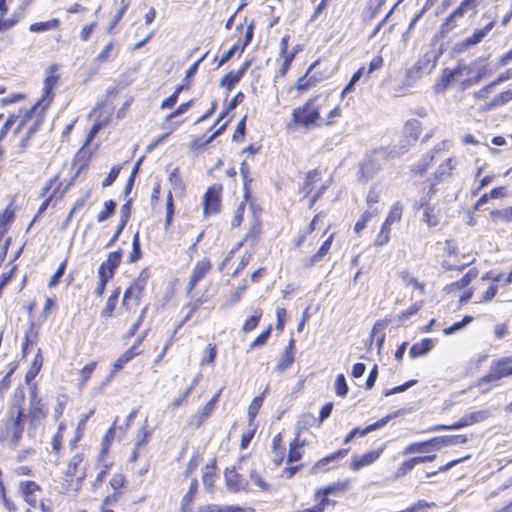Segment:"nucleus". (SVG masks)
<instances>
[{"mask_svg":"<svg viewBox=\"0 0 512 512\" xmlns=\"http://www.w3.org/2000/svg\"><path fill=\"white\" fill-rule=\"evenodd\" d=\"M25 415L18 406H9L0 427V439L9 446L16 447L24 430Z\"/></svg>","mask_w":512,"mask_h":512,"instance_id":"f257e3e1","label":"nucleus"},{"mask_svg":"<svg viewBox=\"0 0 512 512\" xmlns=\"http://www.w3.org/2000/svg\"><path fill=\"white\" fill-rule=\"evenodd\" d=\"M328 97L318 95L309 99L302 107L292 112V121L302 127L312 128L320 126V111L326 106Z\"/></svg>","mask_w":512,"mask_h":512,"instance_id":"f03ea898","label":"nucleus"},{"mask_svg":"<svg viewBox=\"0 0 512 512\" xmlns=\"http://www.w3.org/2000/svg\"><path fill=\"white\" fill-rule=\"evenodd\" d=\"M58 82V76L56 75V66H50L46 70V75L43 81V95L42 97L35 103V105L31 108L29 112L26 113L24 118L21 120L19 125L17 126L15 132H19L24 125L25 121L30 119L33 115L37 113L38 110H40V113L44 112L48 106L50 105L53 93L52 90L56 86Z\"/></svg>","mask_w":512,"mask_h":512,"instance_id":"7ed1b4c3","label":"nucleus"},{"mask_svg":"<svg viewBox=\"0 0 512 512\" xmlns=\"http://www.w3.org/2000/svg\"><path fill=\"white\" fill-rule=\"evenodd\" d=\"M147 280L148 273L146 271H141L124 293L122 300V305L124 307L131 310L140 303Z\"/></svg>","mask_w":512,"mask_h":512,"instance_id":"20e7f679","label":"nucleus"},{"mask_svg":"<svg viewBox=\"0 0 512 512\" xmlns=\"http://www.w3.org/2000/svg\"><path fill=\"white\" fill-rule=\"evenodd\" d=\"M48 414V410L43 403L42 399L37 395V387L33 385L30 391L29 397V423L31 426H35L42 421Z\"/></svg>","mask_w":512,"mask_h":512,"instance_id":"39448f33","label":"nucleus"},{"mask_svg":"<svg viewBox=\"0 0 512 512\" xmlns=\"http://www.w3.org/2000/svg\"><path fill=\"white\" fill-rule=\"evenodd\" d=\"M452 146L451 141L443 140L438 143L430 153L424 155L422 159L414 166L413 172L415 174H423L431 165L432 161L440 156L441 153L447 152Z\"/></svg>","mask_w":512,"mask_h":512,"instance_id":"423d86ee","label":"nucleus"},{"mask_svg":"<svg viewBox=\"0 0 512 512\" xmlns=\"http://www.w3.org/2000/svg\"><path fill=\"white\" fill-rule=\"evenodd\" d=\"M222 185L214 184L209 187L204 195V214H215L220 210L221 206Z\"/></svg>","mask_w":512,"mask_h":512,"instance_id":"0eeeda50","label":"nucleus"},{"mask_svg":"<svg viewBox=\"0 0 512 512\" xmlns=\"http://www.w3.org/2000/svg\"><path fill=\"white\" fill-rule=\"evenodd\" d=\"M512 376V366L509 360L495 362L490 369V372L482 377V386L486 382H496L502 377Z\"/></svg>","mask_w":512,"mask_h":512,"instance_id":"6e6552de","label":"nucleus"},{"mask_svg":"<svg viewBox=\"0 0 512 512\" xmlns=\"http://www.w3.org/2000/svg\"><path fill=\"white\" fill-rule=\"evenodd\" d=\"M384 447H381L374 451H369L362 456L354 455L351 458L350 468L352 470H359L364 466H368L374 463L383 453Z\"/></svg>","mask_w":512,"mask_h":512,"instance_id":"1a4fd4ad","label":"nucleus"},{"mask_svg":"<svg viewBox=\"0 0 512 512\" xmlns=\"http://www.w3.org/2000/svg\"><path fill=\"white\" fill-rule=\"evenodd\" d=\"M224 475L229 491L238 492L247 489L248 483L238 474L234 467L227 468Z\"/></svg>","mask_w":512,"mask_h":512,"instance_id":"9d476101","label":"nucleus"},{"mask_svg":"<svg viewBox=\"0 0 512 512\" xmlns=\"http://www.w3.org/2000/svg\"><path fill=\"white\" fill-rule=\"evenodd\" d=\"M465 442L466 438L462 435L441 436L427 440V446L435 451H438L442 447L463 444Z\"/></svg>","mask_w":512,"mask_h":512,"instance_id":"9b49d317","label":"nucleus"},{"mask_svg":"<svg viewBox=\"0 0 512 512\" xmlns=\"http://www.w3.org/2000/svg\"><path fill=\"white\" fill-rule=\"evenodd\" d=\"M66 475L73 477L77 476V480L81 483L86 477V467L83 463V458L81 455H74L67 467Z\"/></svg>","mask_w":512,"mask_h":512,"instance_id":"f8f14e48","label":"nucleus"},{"mask_svg":"<svg viewBox=\"0 0 512 512\" xmlns=\"http://www.w3.org/2000/svg\"><path fill=\"white\" fill-rule=\"evenodd\" d=\"M211 269V263L208 259L199 260L192 272L190 281L188 283L189 291L193 290L197 283L207 274Z\"/></svg>","mask_w":512,"mask_h":512,"instance_id":"ddd939ff","label":"nucleus"},{"mask_svg":"<svg viewBox=\"0 0 512 512\" xmlns=\"http://www.w3.org/2000/svg\"><path fill=\"white\" fill-rule=\"evenodd\" d=\"M249 66L250 61H246L238 71H230L221 79L220 86L226 87L228 90H232L234 86L240 81L241 77L244 75Z\"/></svg>","mask_w":512,"mask_h":512,"instance_id":"4468645a","label":"nucleus"},{"mask_svg":"<svg viewBox=\"0 0 512 512\" xmlns=\"http://www.w3.org/2000/svg\"><path fill=\"white\" fill-rule=\"evenodd\" d=\"M397 413H392V414H389L383 418H381L380 420H378L377 422L373 423V424H370L368 425L367 427H365L364 429H361V428H354L351 430V432L353 433V435L356 437V436H365L367 435L368 433L370 432H373L375 430H378L382 427H384L391 419H393L394 417H396Z\"/></svg>","mask_w":512,"mask_h":512,"instance_id":"2eb2a0df","label":"nucleus"},{"mask_svg":"<svg viewBox=\"0 0 512 512\" xmlns=\"http://www.w3.org/2000/svg\"><path fill=\"white\" fill-rule=\"evenodd\" d=\"M213 410L214 408H212V403H206L204 407L192 416L190 424L199 428L210 417Z\"/></svg>","mask_w":512,"mask_h":512,"instance_id":"dca6fc26","label":"nucleus"},{"mask_svg":"<svg viewBox=\"0 0 512 512\" xmlns=\"http://www.w3.org/2000/svg\"><path fill=\"white\" fill-rule=\"evenodd\" d=\"M476 12V0H464L461 5L452 14H450V16L447 18V21L468 13L470 15H475Z\"/></svg>","mask_w":512,"mask_h":512,"instance_id":"f3484780","label":"nucleus"},{"mask_svg":"<svg viewBox=\"0 0 512 512\" xmlns=\"http://www.w3.org/2000/svg\"><path fill=\"white\" fill-rule=\"evenodd\" d=\"M121 258H122V253L120 250L111 252V253H109L106 261L100 265L99 269L103 268L104 272L110 271L111 277H113L115 269L118 267V265L121 262Z\"/></svg>","mask_w":512,"mask_h":512,"instance_id":"a211bd4d","label":"nucleus"},{"mask_svg":"<svg viewBox=\"0 0 512 512\" xmlns=\"http://www.w3.org/2000/svg\"><path fill=\"white\" fill-rule=\"evenodd\" d=\"M216 465L215 461L207 464L202 471V482L205 488L209 491L213 490L215 480Z\"/></svg>","mask_w":512,"mask_h":512,"instance_id":"6ab92c4d","label":"nucleus"},{"mask_svg":"<svg viewBox=\"0 0 512 512\" xmlns=\"http://www.w3.org/2000/svg\"><path fill=\"white\" fill-rule=\"evenodd\" d=\"M334 235L330 234L329 237L322 244L318 252L310 257L306 262V267L313 266L316 262L320 261L329 251L333 242Z\"/></svg>","mask_w":512,"mask_h":512,"instance_id":"aec40b11","label":"nucleus"},{"mask_svg":"<svg viewBox=\"0 0 512 512\" xmlns=\"http://www.w3.org/2000/svg\"><path fill=\"white\" fill-rule=\"evenodd\" d=\"M136 355V352H135V347H131L129 348L128 350H126L113 364V370L110 374V376L108 377L107 381L110 380V378H112L114 376V374L119 371L120 369L123 368V366L129 362L130 360H132L134 358V356Z\"/></svg>","mask_w":512,"mask_h":512,"instance_id":"412c9836","label":"nucleus"},{"mask_svg":"<svg viewBox=\"0 0 512 512\" xmlns=\"http://www.w3.org/2000/svg\"><path fill=\"white\" fill-rule=\"evenodd\" d=\"M433 347V342L431 339H424L420 343L414 344L410 350L409 355L412 358H417L423 355H426Z\"/></svg>","mask_w":512,"mask_h":512,"instance_id":"4be33fe9","label":"nucleus"},{"mask_svg":"<svg viewBox=\"0 0 512 512\" xmlns=\"http://www.w3.org/2000/svg\"><path fill=\"white\" fill-rule=\"evenodd\" d=\"M347 453L346 449L338 450L335 453H332L322 459H320L313 467H312V473H318L325 465L335 461L336 459L340 457H344Z\"/></svg>","mask_w":512,"mask_h":512,"instance_id":"5701e85b","label":"nucleus"},{"mask_svg":"<svg viewBox=\"0 0 512 512\" xmlns=\"http://www.w3.org/2000/svg\"><path fill=\"white\" fill-rule=\"evenodd\" d=\"M510 100H512V90H507L497 95L491 102H486L482 105V108L492 109L494 107L504 105Z\"/></svg>","mask_w":512,"mask_h":512,"instance_id":"b1692460","label":"nucleus"},{"mask_svg":"<svg viewBox=\"0 0 512 512\" xmlns=\"http://www.w3.org/2000/svg\"><path fill=\"white\" fill-rule=\"evenodd\" d=\"M60 21L57 18L51 19L46 22H37L30 25L29 30L34 33L43 32L58 28Z\"/></svg>","mask_w":512,"mask_h":512,"instance_id":"393cba45","label":"nucleus"},{"mask_svg":"<svg viewBox=\"0 0 512 512\" xmlns=\"http://www.w3.org/2000/svg\"><path fill=\"white\" fill-rule=\"evenodd\" d=\"M417 457H412L404 462H402L397 470L395 471V478H401L407 475L409 472L413 470V468L418 465Z\"/></svg>","mask_w":512,"mask_h":512,"instance_id":"a878e982","label":"nucleus"},{"mask_svg":"<svg viewBox=\"0 0 512 512\" xmlns=\"http://www.w3.org/2000/svg\"><path fill=\"white\" fill-rule=\"evenodd\" d=\"M119 294H120V288L118 287L109 296V298H108V300L106 302V306L101 311V315L103 317H110V316H112V313H113V311H114V309L116 307L117 301H118Z\"/></svg>","mask_w":512,"mask_h":512,"instance_id":"bb28decb","label":"nucleus"},{"mask_svg":"<svg viewBox=\"0 0 512 512\" xmlns=\"http://www.w3.org/2000/svg\"><path fill=\"white\" fill-rule=\"evenodd\" d=\"M302 446L303 445L299 443L298 436H296L293 442L290 443V450L287 459L288 463L297 462L302 458Z\"/></svg>","mask_w":512,"mask_h":512,"instance_id":"cd10ccee","label":"nucleus"},{"mask_svg":"<svg viewBox=\"0 0 512 512\" xmlns=\"http://www.w3.org/2000/svg\"><path fill=\"white\" fill-rule=\"evenodd\" d=\"M399 277L403 284L409 286L412 285L415 288H417L421 293L425 292V284L419 282L413 275H411L407 271H401L399 274Z\"/></svg>","mask_w":512,"mask_h":512,"instance_id":"c85d7f7f","label":"nucleus"},{"mask_svg":"<svg viewBox=\"0 0 512 512\" xmlns=\"http://www.w3.org/2000/svg\"><path fill=\"white\" fill-rule=\"evenodd\" d=\"M490 217L493 221L500 220L505 223H510L512 221V206L500 210H492Z\"/></svg>","mask_w":512,"mask_h":512,"instance_id":"c756f323","label":"nucleus"},{"mask_svg":"<svg viewBox=\"0 0 512 512\" xmlns=\"http://www.w3.org/2000/svg\"><path fill=\"white\" fill-rule=\"evenodd\" d=\"M263 399L264 394L254 397L253 400L251 401L247 411L250 422H252L255 419L257 413L259 412V409L263 403Z\"/></svg>","mask_w":512,"mask_h":512,"instance_id":"7c9ffc66","label":"nucleus"},{"mask_svg":"<svg viewBox=\"0 0 512 512\" xmlns=\"http://www.w3.org/2000/svg\"><path fill=\"white\" fill-rule=\"evenodd\" d=\"M402 213H403V206L399 202H396L391 207V209L387 215L386 221H388V223H390V224L398 223V222H400V220L402 218Z\"/></svg>","mask_w":512,"mask_h":512,"instance_id":"2f4dec72","label":"nucleus"},{"mask_svg":"<svg viewBox=\"0 0 512 512\" xmlns=\"http://www.w3.org/2000/svg\"><path fill=\"white\" fill-rule=\"evenodd\" d=\"M427 448V441L415 442L406 446L403 449L402 454L411 455L415 453H424L428 451Z\"/></svg>","mask_w":512,"mask_h":512,"instance_id":"473e14b6","label":"nucleus"},{"mask_svg":"<svg viewBox=\"0 0 512 512\" xmlns=\"http://www.w3.org/2000/svg\"><path fill=\"white\" fill-rule=\"evenodd\" d=\"M452 170H453L452 159L447 158L437 168L436 177L439 180L445 179L446 177L451 175Z\"/></svg>","mask_w":512,"mask_h":512,"instance_id":"72a5a7b5","label":"nucleus"},{"mask_svg":"<svg viewBox=\"0 0 512 512\" xmlns=\"http://www.w3.org/2000/svg\"><path fill=\"white\" fill-rule=\"evenodd\" d=\"M377 214V210H366L362 214L361 218L355 223V233H360L366 226V223Z\"/></svg>","mask_w":512,"mask_h":512,"instance_id":"f704fd0d","label":"nucleus"},{"mask_svg":"<svg viewBox=\"0 0 512 512\" xmlns=\"http://www.w3.org/2000/svg\"><path fill=\"white\" fill-rule=\"evenodd\" d=\"M260 233H261V228H260V224L255 222L251 228L249 229V231L247 232L245 238H244V242L250 244V245H254L259 236H260Z\"/></svg>","mask_w":512,"mask_h":512,"instance_id":"c9c22d12","label":"nucleus"},{"mask_svg":"<svg viewBox=\"0 0 512 512\" xmlns=\"http://www.w3.org/2000/svg\"><path fill=\"white\" fill-rule=\"evenodd\" d=\"M98 274H99V282H98L95 293L97 296L101 297L104 293L107 281L109 279H111L112 277H111V272L110 271L104 272L103 268L98 270Z\"/></svg>","mask_w":512,"mask_h":512,"instance_id":"e433bc0d","label":"nucleus"},{"mask_svg":"<svg viewBox=\"0 0 512 512\" xmlns=\"http://www.w3.org/2000/svg\"><path fill=\"white\" fill-rule=\"evenodd\" d=\"M262 311L256 310L254 315H252L249 319L245 321L243 324L242 330L243 332L247 333L255 329L261 319Z\"/></svg>","mask_w":512,"mask_h":512,"instance_id":"4c0bfd02","label":"nucleus"},{"mask_svg":"<svg viewBox=\"0 0 512 512\" xmlns=\"http://www.w3.org/2000/svg\"><path fill=\"white\" fill-rule=\"evenodd\" d=\"M321 180V172L318 170H313L308 173L306 178V183L304 186V192L309 194L313 190V185Z\"/></svg>","mask_w":512,"mask_h":512,"instance_id":"58836bf2","label":"nucleus"},{"mask_svg":"<svg viewBox=\"0 0 512 512\" xmlns=\"http://www.w3.org/2000/svg\"><path fill=\"white\" fill-rule=\"evenodd\" d=\"M97 363L91 362L89 364H86L82 370L80 371V378H79V386H83L86 384V382L90 379L93 371L96 368Z\"/></svg>","mask_w":512,"mask_h":512,"instance_id":"ea45409f","label":"nucleus"},{"mask_svg":"<svg viewBox=\"0 0 512 512\" xmlns=\"http://www.w3.org/2000/svg\"><path fill=\"white\" fill-rule=\"evenodd\" d=\"M472 320H473V318L471 316H464L461 321L456 322L453 325H451L450 327L445 328L443 330V332L445 335H451V334L461 330L465 326H467L469 323L472 322Z\"/></svg>","mask_w":512,"mask_h":512,"instance_id":"a19ab883","label":"nucleus"},{"mask_svg":"<svg viewBox=\"0 0 512 512\" xmlns=\"http://www.w3.org/2000/svg\"><path fill=\"white\" fill-rule=\"evenodd\" d=\"M115 207L116 203L114 201H106L104 204V209L100 211L97 216L98 222H103L107 220L114 213Z\"/></svg>","mask_w":512,"mask_h":512,"instance_id":"79ce46f5","label":"nucleus"},{"mask_svg":"<svg viewBox=\"0 0 512 512\" xmlns=\"http://www.w3.org/2000/svg\"><path fill=\"white\" fill-rule=\"evenodd\" d=\"M347 487H348L347 482L334 483L330 486L325 487L324 489L319 490L317 492V496H319L320 494H323L324 496H328V495L334 494L338 491H345L347 489Z\"/></svg>","mask_w":512,"mask_h":512,"instance_id":"37998d69","label":"nucleus"},{"mask_svg":"<svg viewBox=\"0 0 512 512\" xmlns=\"http://www.w3.org/2000/svg\"><path fill=\"white\" fill-rule=\"evenodd\" d=\"M141 257L139 233L136 232L132 239V252L129 255V261L131 263L136 262Z\"/></svg>","mask_w":512,"mask_h":512,"instance_id":"c03bdc74","label":"nucleus"},{"mask_svg":"<svg viewBox=\"0 0 512 512\" xmlns=\"http://www.w3.org/2000/svg\"><path fill=\"white\" fill-rule=\"evenodd\" d=\"M39 490V486L33 481H22L20 483V491L25 497L33 496Z\"/></svg>","mask_w":512,"mask_h":512,"instance_id":"a18cd8bd","label":"nucleus"},{"mask_svg":"<svg viewBox=\"0 0 512 512\" xmlns=\"http://www.w3.org/2000/svg\"><path fill=\"white\" fill-rule=\"evenodd\" d=\"M422 304L423 302L420 301V302H416L414 304H412L408 309H406L405 311H402L399 315H398V320L399 321H405L407 320L409 317L417 314L421 308H422Z\"/></svg>","mask_w":512,"mask_h":512,"instance_id":"49530a36","label":"nucleus"},{"mask_svg":"<svg viewBox=\"0 0 512 512\" xmlns=\"http://www.w3.org/2000/svg\"><path fill=\"white\" fill-rule=\"evenodd\" d=\"M316 83L317 80L314 79L313 77L308 76L307 73L305 76L298 79L296 87L299 91H307L311 87L315 86Z\"/></svg>","mask_w":512,"mask_h":512,"instance_id":"de8ad7c7","label":"nucleus"},{"mask_svg":"<svg viewBox=\"0 0 512 512\" xmlns=\"http://www.w3.org/2000/svg\"><path fill=\"white\" fill-rule=\"evenodd\" d=\"M294 362L293 354H289V352H283L282 357L279 363L276 365V370L280 373L284 372L288 367L292 365Z\"/></svg>","mask_w":512,"mask_h":512,"instance_id":"09e8293b","label":"nucleus"},{"mask_svg":"<svg viewBox=\"0 0 512 512\" xmlns=\"http://www.w3.org/2000/svg\"><path fill=\"white\" fill-rule=\"evenodd\" d=\"M251 480L259 487L262 491H270L272 486L268 482L264 481L262 476L255 470L250 473Z\"/></svg>","mask_w":512,"mask_h":512,"instance_id":"8fccbe9b","label":"nucleus"},{"mask_svg":"<svg viewBox=\"0 0 512 512\" xmlns=\"http://www.w3.org/2000/svg\"><path fill=\"white\" fill-rule=\"evenodd\" d=\"M480 41V31L475 30L473 35L463 40L461 43L457 44L458 50L462 51L467 49L472 45H476Z\"/></svg>","mask_w":512,"mask_h":512,"instance_id":"3c124183","label":"nucleus"},{"mask_svg":"<svg viewBox=\"0 0 512 512\" xmlns=\"http://www.w3.org/2000/svg\"><path fill=\"white\" fill-rule=\"evenodd\" d=\"M335 390L336 394L340 397H344L348 393V386L343 374H339L336 377Z\"/></svg>","mask_w":512,"mask_h":512,"instance_id":"603ef678","label":"nucleus"},{"mask_svg":"<svg viewBox=\"0 0 512 512\" xmlns=\"http://www.w3.org/2000/svg\"><path fill=\"white\" fill-rule=\"evenodd\" d=\"M423 221L426 223L428 227H435L439 224V219L436 214H434L433 209L430 207H426L423 214Z\"/></svg>","mask_w":512,"mask_h":512,"instance_id":"864d4df0","label":"nucleus"},{"mask_svg":"<svg viewBox=\"0 0 512 512\" xmlns=\"http://www.w3.org/2000/svg\"><path fill=\"white\" fill-rule=\"evenodd\" d=\"M364 67L359 68L351 77L349 83L346 85V87L342 91V97L351 92L354 89L355 84L360 80L361 76L363 75Z\"/></svg>","mask_w":512,"mask_h":512,"instance_id":"5fc2aeb1","label":"nucleus"},{"mask_svg":"<svg viewBox=\"0 0 512 512\" xmlns=\"http://www.w3.org/2000/svg\"><path fill=\"white\" fill-rule=\"evenodd\" d=\"M65 268H66V261H63L59 265V267L55 271V273L52 275V277L50 278V280L48 282V287L49 288H53V287H55L59 283L60 278L64 275Z\"/></svg>","mask_w":512,"mask_h":512,"instance_id":"6e6d98bb","label":"nucleus"},{"mask_svg":"<svg viewBox=\"0 0 512 512\" xmlns=\"http://www.w3.org/2000/svg\"><path fill=\"white\" fill-rule=\"evenodd\" d=\"M271 330L272 328L271 326H269L265 331L260 333L258 337L250 344V349L263 346L266 343L267 339L269 338Z\"/></svg>","mask_w":512,"mask_h":512,"instance_id":"4d7b16f0","label":"nucleus"},{"mask_svg":"<svg viewBox=\"0 0 512 512\" xmlns=\"http://www.w3.org/2000/svg\"><path fill=\"white\" fill-rule=\"evenodd\" d=\"M417 383L416 380H409L407 382H405L404 384L402 385H399V386H396L392 389H388V390H385L384 391V395L385 396H390V395H393V394H396V393H401V392H404L406 391L408 388L412 387L413 385H415Z\"/></svg>","mask_w":512,"mask_h":512,"instance_id":"13d9d810","label":"nucleus"},{"mask_svg":"<svg viewBox=\"0 0 512 512\" xmlns=\"http://www.w3.org/2000/svg\"><path fill=\"white\" fill-rule=\"evenodd\" d=\"M215 357H216V348L214 345L209 344L207 347V350L205 352V355L203 356V358L200 361V365L203 366L205 364L214 363Z\"/></svg>","mask_w":512,"mask_h":512,"instance_id":"bf43d9fd","label":"nucleus"},{"mask_svg":"<svg viewBox=\"0 0 512 512\" xmlns=\"http://www.w3.org/2000/svg\"><path fill=\"white\" fill-rule=\"evenodd\" d=\"M120 169H121L120 166L114 165L111 168L107 177L103 180L102 186L108 187V186L112 185V183L116 180L117 176L119 175Z\"/></svg>","mask_w":512,"mask_h":512,"instance_id":"052dcab7","label":"nucleus"},{"mask_svg":"<svg viewBox=\"0 0 512 512\" xmlns=\"http://www.w3.org/2000/svg\"><path fill=\"white\" fill-rule=\"evenodd\" d=\"M25 393L24 390L20 387L15 389L12 402L10 406H18L19 409H23L22 405L24 402Z\"/></svg>","mask_w":512,"mask_h":512,"instance_id":"680f3d73","label":"nucleus"},{"mask_svg":"<svg viewBox=\"0 0 512 512\" xmlns=\"http://www.w3.org/2000/svg\"><path fill=\"white\" fill-rule=\"evenodd\" d=\"M113 48H114V43L113 42H110L104 49L102 52H100L98 54V56L96 57V61L98 63H104V62H107L110 57H111V52L113 51Z\"/></svg>","mask_w":512,"mask_h":512,"instance_id":"e2e57ef3","label":"nucleus"},{"mask_svg":"<svg viewBox=\"0 0 512 512\" xmlns=\"http://www.w3.org/2000/svg\"><path fill=\"white\" fill-rule=\"evenodd\" d=\"M125 477L122 473L113 475L110 480V486L114 489L115 493L124 486Z\"/></svg>","mask_w":512,"mask_h":512,"instance_id":"0e129e2a","label":"nucleus"},{"mask_svg":"<svg viewBox=\"0 0 512 512\" xmlns=\"http://www.w3.org/2000/svg\"><path fill=\"white\" fill-rule=\"evenodd\" d=\"M192 101L181 104L174 112L170 113L166 117V121H171L175 117L185 113L191 107Z\"/></svg>","mask_w":512,"mask_h":512,"instance_id":"69168bd1","label":"nucleus"},{"mask_svg":"<svg viewBox=\"0 0 512 512\" xmlns=\"http://www.w3.org/2000/svg\"><path fill=\"white\" fill-rule=\"evenodd\" d=\"M276 316H277L276 330L281 332L284 328L285 321H286V309L280 308V307L277 308Z\"/></svg>","mask_w":512,"mask_h":512,"instance_id":"338daca9","label":"nucleus"},{"mask_svg":"<svg viewBox=\"0 0 512 512\" xmlns=\"http://www.w3.org/2000/svg\"><path fill=\"white\" fill-rule=\"evenodd\" d=\"M199 462H200L199 457L193 456L187 463L186 469L184 471V476L189 477L196 470V468L199 465Z\"/></svg>","mask_w":512,"mask_h":512,"instance_id":"774afa93","label":"nucleus"}]
</instances>
